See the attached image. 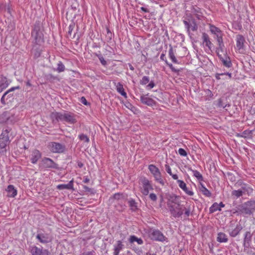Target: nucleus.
<instances>
[{"label": "nucleus", "instance_id": "aec40b11", "mask_svg": "<svg viewBox=\"0 0 255 255\" xmlns=\"http://www.w3.org/2000/svg\"><path fill=\"white\" fill-rule=\"evenodd\" d=\"M239 190H241L244 195L247 194L248 195L251 194L253 191V189L250 185L245 183L241 184V188Z\"/></svg>", "mask_w": 255, "mask_h": 255}, {"label": "nucleus", "instance_id": "338daca9", "mask_svg": "<svg viewBox=\"0 0 255 255\" xmlns=\"http://www.w3.org/2000/svg\"><path fill=\"white\" fill-rule=\"evenodd\" d=\"M8 120H9V118H6L5 119H4V120H1L0 122H1V123L6 122H7Z\"/></svg>", "mask_w": 255, "mask_h": 255}, {"label": "nucleus", "instance_id": "473e14b6", "mask_svg": "<svg viewBox=\"0 0 255 255\" xmlns=\"http://www.w3.org/2000/svg\"><path fill=\"white\" fill-rule=\"evenodd\" d=\"M148 169L153 175L158 173L160 172L159 169L153 164H150L148 166Z\"/></svg>", "mask_w": 255, "mask_h": 255}, {"label": "nucleus", "instance_id": "c85d7f7f", "mask_svg": "<svg viewBox=\"0 0 255 255\" xmlns=\"http://www.w3.org/2000/svg\"><path fill=\"white\" fill-rule=\"evenodd\" d=\"M201 187H200V191L202 194L206 197H210L211 196V192L207 189L203 184H200Z\"/></svg>", "mask_w": 255, "mask_h": 255}, {"label": "nucleus", "instance_id": "a211bd4d", "mask_svg": "<svg viewBox=\"0 0 255 255\" xmlns=\"http://www.w3.org/2000/svg\"><path fill=\"white\" fill-rule=\"evenodd\" d=\"M177 183H178L179 187L187 195L189 196H193L194 195V192L192 191L188 190L186 186V183L183 180H177Z\"/></svg>", "mask_w": 255, "mask_h": 255}, {"label": "nucleus", "instance_id": "09e8293b", "mask_svg": "<svg viewBox=\"0 0 255 255\" xmlns=\"http://www.w3.org/2000/svg\"><path fill=\"white\" fill-rule=\"evenodd\" d=\"M155 86V84L153 81H151L146 86V89L150 90L153 88Z\"/></svg>", "mask_w": 255, "mask_h": 255}, {"label": "nucleus", "instance_id": "2eb2a0df", "mask_svg": "<svg viewBox=\"0 0 255 255\" xmlns=\"http://www.w3.org/2000/svg\"><path fill=\"white\" fill-rule=\"evenodd\" d=\"M41 153L37 149H34L31 151L29 155V158L31 162L33 164H36L38 160L41 158Z\"/></svg>", "mask_w": 255, "mask_h": 255}, {"label": "nucleus", "instance_id": "423d86ee", "mask_svg": "<svg viewBox=\"0 0 255 255\" xmlns=\"http://www.w3.org/2000/svg\"><path fill=\"white\" fill-rule=\"evenodd\" d=\"M19 89V86L13 87L5 92L0 100L1 104L4 105L11 104L14 99V96L12 92Z\"/></svg>", "mask_w": 255, "mask_h": 255}, {"label": "nucleus", "instance_id": "a19ab883", "mask_svg": "<svg viewBox=\"0 0 255 255\" xmlns=\"http://www.w3.org/2000/svg\"><path fill=\"white\" fill-rule=\"evenodd\" d=\"M64 70H65L64 65L63 64V63L62 62H60L58 64V66H57V71L58 72H61L64 71Z\"/></svg>", "mask_w": 255, "mask_h": 255}, {"label": "nucleus", "instance_id": "cd10ccee", "mask_svg": "<svg viewBox=\"0 0 255 255\" xmlns=\"http://www.w3.org/2000/svg\"><path fill=\"white\" fill-rule=\"evenodd\" d=\"M217 240L220 243H226L228 241L227 235L224 233H219Z\"/></svg>", "mask_w": 255, "mask_h": 255}, {"label": "nucleus", "instance_id": "8fccbe9b", "mask_svg": "<svg viewBox=\"0 0 255 255\" xmlns=\"http://www.w3.org/2000/svg\"><path fill=\"white\" fill-rule=\"evenodd\" d=\"M183 209H184V214L186 216L189 217L190 215V209L189 208H186L185 207H183Z\"/></svg>", "mask_w": 255, "mask_h": 255}, {"label": "nucleus", "instance_id": "b1692460", "mask_svg": "<svg viewBox=\"0 0 255 255\" xmlns=\"http://www.w3.org/2000/svg\"><path fill=\"white\" fill-rule=\"evenodd\" d=\"M115 85L116 86L117 92L125 98H127V95L126 92L125 91L123 84L119 82L117 84L115 83Z\"/></svg>", "mask_w": 255, "mask_h": 255}, {"label": "nucleus", "instance_id": "ddd939ff", "mask_svg": "<svg viewBox=\"0 0 255 255\" xmlns=\"http://www.w3.org/2000/svg\"><path fill=\"white\" fill-rule=\"evenodd\" d=\"M42 163L43 167L45 168H53L58 169V165L54 162V161L50 158L44 157L42 160Z\"/></svg>", "mask_w": 255, "mask_h": 255}, {"label": "nucleus", "instance_id": "e433bc0d", "mask_svg": "<svg viewBox=\"0 0 255 255\" xmlns=\"http://www.w3.org/2000/svg\"><path fill=\"white\" fill-rule=\"evenodd\" d=\"M195 15V16L200 20H201L203 17V14L201 11V9L199 8H197V9H194Z\"/></svg>", "mask_w": 255, "mask_h": 255}, {"label": "nucleus", "instance_id": "6ab92c4d", "mask_svg": "<svg viewBox=\"0 0 255 255\" xmlns=\"http://www.w3.org/2000/svg\"><path fill=\"white\" fill-rule=\"evenodd\" d=\"M243 227L240 224H238L234 229L229 230V234L232 237H235L239 235L242 230Z\"/></svg>", "mask_w": 255, "mask_h": 255}, {"label": "nucleus", "instance_id": "dca6fc26", "mask_svg": "<svg viewBox=\"0 0 255 255\" xmlns=\"http://www.w3.org/2000/svg\"><path fill=\"white\" fill-rule=\"evenodd\" d=\"M113 247V255H119L120 252L124 248L125 245L122 241L119 240L114 245Z\"/></svg>", "mask_w": 255, "mask_h": 255}, {"label": "nucleus", "instance_id": "7ed1b4c3", "mask_svg": "<svg viewBox=\"0 0 255 255\" xmlns=\"http://www.w3.org/2000/svg\"><path fill=\"white\" fill-rule=\"evenodd\" d=\"M210 31L212 34L215 35L214 38L216 39L218 47H220L221 51L223 52L224 45L223 41V33L220 29L212 24H209Z\"/></svg>", "mask_w": 255, "mask_h": 255}, {"label": "nucleus", "instance_id": "69168bd1", "mask_svg": "<svg viewBox=\"0 0 255 255\" xmlns=\"http://www.w3.org/2000/svg\"><path fill=\"white\" fill-rule=\"evenodd\" d=\"M218 206H219L220 208H221V207H224L225 204L221 202L219 204H218Z\"/></svg>", "mask_w": 255, "mask_h": 255}, {"label": "nucleus", "instance_id": "052dcab7", "mask_svg": "<svg viewBox=\"0 0 255 255\" xmlns=\"http://www.w3.org/2000/svg\"><path fill=\"white\" fill-rule=\"evenodd\" d=\"M167 64L172 71H175V72L176 71V70L175 69V68H174V67L173 66V65L171 64Z\"/></svg>", "mask_w": 255, "mask_h": 255}, {"label": "nucleus", "instance_id": "bf43d9fd", "mask_svg": "<svg viewBox=\"0 0 255 255\" xmlns=\"http://www.w3.org/2000/svg\"><path fill=\"white\" fill-rule=\"evenodd\" d=\"M41 255H49V252L47 250H42Z\"/></svg>", "mask_w": 255, "mask_h": 255}, {"label": "nucleus", "instance_id": "49530a36", "mask_svg": "<svg viewBox=\"0 0 255 255\" xmlns=\"http://www.w3.org/2000/svg\"><path fill=\"white\" fill-rule=\"evenodd\" d=\"M223 99L222 98H220L218 100V106L219 107H226L227 105H224L223 103Z\"/></svg>", "mask_w": 255, "mask_h": 255}, {"label": "nucleus", "instance_id": "393cba45", "mask_svg": "<svg viewBox=\"0 0 255 255\" xmlns=\"http://www.w3.org/2000/svg\"><path fill=\"white\" fill-rule=\"evenodd\" d=\"M29 251L31 255H41L42 253V250L35 246L30 247Z\"/></svg>", "mask_w": 255, "mask_h": 255}, {"label": "nucleus", "instance_id": "864d4df0", "mask_svg": "<svg viewBox=\"0 0 255 255\" xmlns=\"http://www.w3.org/2000/svg\"><path fill=\"white\" fill-rule=\"evenodd\" d=\"M135 252L137 255H143V251L140 249H136L135 250Z\"/></svg>", "mask_w": 255, "mask_h": 255}, {"label": "nucleus", "instance_id": "ea45409f", "mask_svg": "<svg viewBox=\"0 0 255 255\" xmlns=\"http://www.w3.org/2000/svg\"><path fill=\"white\" fill-rule=\"evenodd\" d=\"M149 82V78L147 76H143L141 80L140 81V83L141 85H145L147 84Z\"/></svg>", "mask_w": 255, "mask_h": 255}, {"label": "nucleus", "instance_id": "c756f323", "mask_svg": "<svg viewBox=\"0 0 255 255\" xmlns=\"http://www.w3.org/2000/svg\"><path fill=\"white\" fill-rule=\"evenodd\" d=\"M128 241L130 243H133V242H136L138 245H142L143 243V241L141 238H138L134 235L130 236Z\"/></svg>", "mask_w": 255, "mask_h": 255}, {"label": "nucleus", "instance_id": "5fc2aeb1", "mask_svg": "<svg viewBox=\"0 0 255 255\" xmlns=\"http://www.w3.org/2000/svg\"><path fill=\"white\" fill-rule=\"evenodd\" d=\"M74 27V24H70L69 26V27H68V33L69 34H71V32H72Z\"/></svg>", "mask_w": 255, "mask_h": 255}, {"label": "nucleus", "instance_id": "a18cd8bd", "mask_svg": "<svg viewBox=\"0 0 255 255\" xmlns=\"http://www.w3.org/2000/svg\"><path fill=\"white\" fill-rule=\"evenodd\" d=\"M98 58L103 65L105 66L107 64V61L102 55L98 56Z\"/></svg>", "mask_w": 255, "mask_h": 255}, {"label": "nucleus", "instance_id": "39448f33", "mask_svg": "<svg viewBox=\"0 0 255 255\" xmlns=\"http://www.w3.org/2000/svg\"><path fill=\"white\" fill-rule=\"evenodd\" d=\"M168 206L171 215L174 218H179L183 215L184 211V207L179 203H169Z\"/></svg>", "mask_w": 255, "mask_h": 255}, {"label": "nucleus", "instance_id": "2f4dec72", "mask_svg": "<svg viewBox=\"0 0 255 255\" xmlns=\"http://www.w3.org/2000/svg\"><path fill=\"white\" fill-rule=\"evenodd\" d=\"M169 57L173 63H178V61L176 58L175 53L172 47H170L169 50Z\"/></svg>", "mask_w": 255, "mask_h": 255}, {"label": "nucleus", "instance_id": "9d476101", "mask_svg": "<svg viewBox=\"0 0 255 255\" xmlns=\"http://www.w3.org/2000/svg\"><path fill=\"white\" fill-rule=\"evenodd\" d=\"M57 114H59L58 113ZM58 120L66 122L70 124L76 122V119L74 114L71 113H64V114H58L57 116Z\"/></svg>", "mask_w": 255, "mask_h": 255}, {"label": "nucleus", "instance_id": "37998d69", "mask_svg": "<svg viewBox=\"0 0 255 255\" xmlns=\"http://www.w3.org/2000/svg\"><path fill=\"white\" fill-rule=\"evenodd\" d=\"M178 153L179 154L183 156H186L187 155V152L186 151L182 148H180L178 150Z\"/></svg>", "mask_w": 255, "mask_h": 255}, {"label": "nucleus", "instance_id": "412c9836", "mask_svg": "<svg viewBox=\"0 0 255 255\" xmlns=\"http://www.w3.org/2000/svg\"><path fill=\"white\" fill-rule=\"evenodd\" d=\"M74 180L72 179L67 184H59L57 186V188L59 190L69 189L74 190Z\"/></svg>", "mask_w": 255, "mask_h": 255}, {"label": "nucleus", "instance_id": "13d9d810", "mask_svg": "<svg viewBox=\"0 0 255 255\" xmlns=\"http://www.w3.org/2000/svg\"><path fill=\"white\" fill-rule=\"evenodd\" d=\"M77 164H78V166L79 168H82L84 166L83 163L81 161H77Z\"/></svg>", "mask_w": 255, "mask_h": 255}, {"label": "nucleus", "instance_id": "1a4fd4ad", "mask_svg": "<svg viewBox=\"0 0 255 255\" xmlns=\"http://www.w3.org/2000/svg\"><path fill=\"white\" fill-rule=\"evenodd\" d=\"M216 52L223 65L228 68L231 67L232 64L230 58L226 55L224 51L222 52L220 47H218Z\"/></svg>", "mask_w": 255, "mask_h": 255}, {"label": "nucleus", "instance_id": "79ce46f5", "mask_svg": "<svg viewBox=\"0 0 255 255\" xmlns=\"http://www.w3.org/2000/svg\"><path fill=\"white\" fill-rule=\"evenodd\" d=\"M79 137L81 140H83L86 142H89V137L84 134H81L79 135Z\"/></svg>", "mask_w": 255, "mask_h": 255}, {"label": "nucleus", "instance_id": "0eeeda50", "mask_svg": "<svg viewBox=\"0 0 255 255\" xmlns=\"http://www.w3.org/2000/svg\"><path fill=\"white\" fill-rule=\"evenodd\" d=\"M236 46L235 47L237 52L239 53H244L245 50V37L240 34H238L236 36Z\"/></svg>", "mask_w": 255, "mask_h": 255}, {"label": "nucleus", "instance_id": "9b49d317", "mask_svg": "<svg viewBox=\"0 0 255 255\" xmlns=\"http://www.w3.org/2000/svg\"><path fill=\"white\" fill-rule=\"evenodd\" d=\"M36 238L40 243L42 244L48 243L52 241V237L49 234L42 232L41 231L37 232Z\"/></svg>", "mask_w": 255, "mask_h": 255}, {"label": "nucleus", "instance_id": "f704fd0d", "mask_svg": "<svg viewBox=\"0 0 255 255\" xmlns=\"http://www.w3.org/2000/svg\"><path fill=\"white\" fill-rule=\"evenodd\" d=\"M156 181L161 184L162 185H164V182L161 178L160 172L153 175Z\"/></svg>", "mask_w": 255, "mask_h": 255}, {"label": "nucleus", "instance_id": "c9c22d12", "mask_svg": "<svg viewBox=\"0 0 255 255\" xmlns=\"http://www.w3.org/2000/svg\"><path fill=\"white\" fill-rule=\"evenodd\" d=\"M210 213H213L217 211H221V209L220 208L217 203H214L211 207L210 208Z\"/></svg>", "mask_w": 255, "mask_h": 255}, {"label": "nucleus", "instance_id": "bb28decb", "mask_svg": "<svg viewBox=\"0 0 255 255\" xmlns=\"http://www.w3.org/2000/svg\"><path fill=\"white\" fill-rule=\"evenodd\" d=\"M9 85V83L7 79L5 77L0 80V93L2 92Z\"/></svg>", "mask_w": 255, "mask_h": 255}, {"label": "nucleus", "instance_id": "7c9ffc66", "mask_svg": "<svg viewBox=\"0 0 255 255\" xmlns=\"http://www.w3.org/2000/svg\"><path fill=\"white\" fill-rule=\"evenodd\" d=\"M129 206L132 211H135L137 209V203L133 199H130L128 201Z\"/></svg>", "mask_w": 255, "mask_h": 255}, {"label": "nucleus", "instance_id": "f3484780", "mask_svg": "<svg viewBox=\"0 0 255 255\" xmlns=\"http://www.w3.org/2000/svg\"><path fill=\"white\" fill-rule=\"evenodd\" d=\"M141 102L150 107H153L156 105V102L151 98H149L147 95H142L140 97Z\"/></svg>", "mask_w": 255, "mask_h": 255}, {"label": "nucleus", "instance_id": "f8f14e48", "mask_svg": "<svg viewBox=\"0 0 255 255\" xmlns=\"http://www.w3.org/2000/svg\"><path fill=\"white\" fill-rule=\"evenodd\" d=\"M150 239L154 241L163 242L165 237L163 234L158 230H151L149 233Z\"/></svg>", "mask_w": 255, "mask_h": 255}, {"label": "nucleus", "instance_id": "58836bf2", "mask_svg": "<svg viewBox=\"0 0 255 255\" xmlns=\"http://www.w3.org/2000/svg\"><path fill=\"white\" fill-rule=\"evenodd\" d=\"M251 133V130H244L243 132H242L241 134H238V136L246 138L248 136H249Z\"/></svg>", "mask_w": 255, "mask_h": 255}, {"label": "nucleus", "instance_id": "e2e57ef3", "mask_svg": "<svg viewBox=\"0 0 255 255\" xmlns=\"http://www.w3.org/2000/svg\"><path fill=\"white\" fill-rule=\"evenodd\" d=\"M170 176H172V177L173 178V179L174 180H178V175L177 174H172V175H171Z\"/></svg>", "mask_w": 255, "mask_h": 255}, {"label": "nucleus", "instance_id": "72a5a7b5", "mask_svg": "<svg viewBox=\"0 0 255 255\" xmlns=\"http://www.w3.org/2000/svg\"><path fill=\"white\" fill-rule=\"evenodd\" d=\"M231 195L232 196H234L236 198H238L243 195V192L241 190H234L232 191Z\"/></svg>", "mask_w": 255, "mask_h": 255}, {"label": "nucleus", "instance_id": "4d7b16f0", "mask_svg": "<svg viewBox=\"0 0 255 255\" xmlns=\"http://www.w3.org/2000/svg\"><path fill=\"white\" fill-rule=\"evenodd\" d=\"M90 181V179L88 178V176H85L84 177V179L83 180V182L85 183H89Z\"/></svg>", "mask_w": 255, "mask_h": 255}, {"label": "nucleus", "instance_id": "603ef678", "mask_svg": "<svg viewBox=\"0 0 255 255\" xmlns=\"http://www.w3.org/2000/svg\"><path fill=\"white\" fill-rule=\"evenodd\" d=\"M205 93L209 98H211L213 96V94L211 90L207 89L205 91Z\"/></svg>", "mask_w": 255, "mask_h": 255}, {"label": "nucleus", "instance_id": "774afa93", "mask_svg": "<svg viewBox=\"0 0 255 255\" xmlns=\"http://www.w3.org/2000/svg\"><path fill=\"white\" fill-rule=\"evenodd\" d=\"M145 255H156L154 253H153V254H151L149 252H147Z\"/></svg>", "mask_w": 255, "mask_h": 255}, {"label": "nucleus", "instance_id": "6e6552de", "mask_svg": "<svg viewBox=\"0 0 255 255\" xmlns=\"http://www.w3.org/2000/svg\"><path fill=\"white\" fill-rule=\"evenodd\" d=\"M47 147L48 149L53 153H63L65 149L64 145L56 142H49Z\"/></svg>", "mask_w": 255, "mask_h": 255}, {"label": "nucleus", "instance_id": "3c124183", "mask_svg": "<svg viewBox=\"0 0 255 255\" xmlns=\"http://www.w3.org/2000/svg\"><path fill=\"white\" fill-rule=\"evenodd\" d=\"M165 170L170 175H172L171 169L168 164L165 165Z\"/></svg>", "mask_w": 255, "mask_h": 255}, {"label": "nucleus", "instance_id": "c03bdc74", "mask_svg": "<svg viewBox=\"0 0 255 255\" xmlns=\"http://www.w3.org/2000/svg\"><path fill=\"white\" fill-rule=\"evenodd\" d=\"M80 255H96V252L94 251L84 252Z\"/></svg>", "mask_w": 255, "mask_h": 255}, {"label": "nucleus", "instance_id": "f257e3e1", "mask_svg": "<svg viewBox=\"0 0 255 255\" xmlns=\"http://www.w3.org/2000/svg\"><path fill=\"white\" fill-rule=\"evenodd\" d=\"M255 211V201L251 200L239 205L237 212L244 216L250 215Z\"/></svg>", "mask_w": 255, "mask_h": 255}, {"label": "nucleus", "instance_id": "20e7f679", "mask_svg": "<svg viewBox=\"0 0 255 255\" xmlns=\"http://www.w3.org/2000/svg\"><path fill=\"white\" fill-rule=\"evenodd\" d=\"M139 185L140 191L144 196L148 195L150 190L153 189L151 181L145 177L139 179Z\"/></svg>", "mask_w": 255, "mask_h": 255}, {"label": "nucleus", "instance_id": "4be33fe9", "mask_svg": "<svg viewBox=\"0 0 255 255\" xmlns=\"http://www.w3.org/2000/svg\"><path fill=\"white\" fill-rule=\"evenodd\" d=\"M202 39L203 44H205L209 49H211L213 44L210 41L208 35L205 33H203Z\"/></svg>", "mask_w": 255, "mask_h": 255}, {"label": "nucleus", "instance_id": "f03ea898", "mask_svg": "<svg viewBox=\"0 0 255 255\" xmlns=\"http://www.w3.org/2000/svg\"><path fill=\"white\" fill-rule=\"evenodd\" d=\"M9 131L6 129L2 131L0 134V153L2 155H5L7 150V148L10 142L8 133Z\"/></svg>", "mask_w": 255, "mask_h": 255}, {"label": "nucleus", "instance_id": "0e129e2a", "mask_svg": "<svg viewBox=\"0 0 255 255\" xmlns=\"http://www.w3.org/2000/svg\"><path fill=\"white\" fill-rule=\"evenodd\" d=\"M224 74L222 73V74H216V75H215V77L218 80H219L220 79V76L221 75H223Z\"/></svg>", "mask_w": 255, "mask_h": 255}, {"label": "nucleus", "instance_id": "6e6d98bb", "mask_svg": "<svg viewBox=\"0 0 255 255\" xmlns=\"http://www.w3.org/2000/svg\"><path fill=\"white\" fill-rule=\"evenodd\" d=\"M81 103H82L85 105H87V101L86 98L85 97H82L81 98Z\"/></svg>", "mask_w": 255, "mask_h": 255}, {"label": "nucleus", "instance_id": "a878e982", "mask_svg": "<svg viewBox=\"0 0 255 255\" xmlns=\"http://www.w3.org/2000/svg\"><path fill=\"white\" fill-rule=\"evenodd\" d=\"M6 191L7 192V196L10 197H14L17 194V191L12 185L8 186Z\"/></svg>", "mask_w": 255, "mask_h": 255}, {"label": "nucleus", "instance_id": "de8ad7c7", "mask_svg": "<svg viewBox=\"0 0 255 255\" xmlns=\"http://www.w3.org/2000/svg\"><path fill=\"white\" fill-rule=\"evenodd\" d=\"M149 198L153 201H156L157 200V196L154 193H150L149 194Z\"/></svg>", "mask_w": 255, "mask_h": 255}, {"label": "nucleus", "instance_id": "4c0bfd02", "mask_svg": "<svg viewBox=\"0 0 255 255\" xmlns=\"http://www.w3.org/2000/svg\"><path fill=\"white\" fill-rule=\"evenodd\" d=\"M193 175L199 181H203V177L202 174L197 170H192Z\"/></svg>", "mask_w": 255, "mask_h": 255}, {"label": "nucleus", "instance_id": "5701e85b", "mask_svg": "<svg viewBox=\"0 0 255 255\" xmlns=\"http://www.w3.org/2000/svg\"><path fill=\"white\" fill-rule=\"evenodd\" d=\"M113 198L118 202V204H123L126 200V197L122 193H116L113 195Z\"/></svg>", "mask_w": 255, "mask_h": 255}, {"label": "nucleus", "instance_id": "680f3d73", "mask_svg": "<svg viewBox=\"0 0 255 255\" xmlns=\"http://www.w3.org/2000/svg\"><path fill=\"white\" fill-rule=\"evenodd\" d=\"M140 9L144 12H149V10H148V9L144 7H141Z\"/></svg>", "mask_w": 255, "mask_h": 255}, {"label": "nucleus", "instance_id": "4468645a", "mask_svg": "<svg viewBox=\"0 0 255 255\" xmlns=\"http://www.w3.org/2000/svg\"><path fill=\"white\" fill-rule=\"evenodd\" d=\"M252 234L250 231H247L244 235L243 247L244 250L249 249L251 247L252 239Z\"/></svg>", "mask_w": 255, "mask_h": 255}]
</instances>
